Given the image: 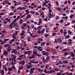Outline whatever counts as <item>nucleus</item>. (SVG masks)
Instances as JSON below:
<instances>
[{
  "label": "nucleus",
  "mask_w": 75,
  "mask_h": 75,
  "mask_svg": "<svg viewBox=\"0 0 75 75\" xmlns=\"http://www.w3.org/2000/svg\"><path fill=\"white\" fill-rule=\"evenodd\" d=\"M9 47V45L8 44L5 45V47Z\"/></svg>",
  "instance_id": "nucleus-50"
},
{
  "label": "nucleus",
  "mask_w": 75,
  "mask_h": 75,
  "mask_svg": "<svg viewBox=\"0 0 75 75\" xmlns=\"http://www.w3.org/2000/svg\"><path fill=\"white\" fill-rule=\"evenodd\" d=\"M38 41H41V42H42V41H43V39L42 38H39L38 39Z\"/></svg>",
  "instance_id": "nucleus-26"
},
{
  "label": "nucleus",
  "mask_w": 75,
  "mask_h": 75,
  "mask_svg": "<svg viewBox=\"0 0 75 75\" xmlns=\"http://www.w3.org/2000/svg\"><path fill=\"white\" fill-rule=\"evenodd\" d=\"M42 26H39L37 28V29H38V30H40L41 29V28H42Z\"/></svg>",
  "instance_id": "nucleus-9"
},
{
  "label": "nucleus",
  "mask_w": 75,
  "mask_h": 75,
  "mask_svg": "<svg viewBox=\"0 0 75 75\" xmlns=\"http://www.w3.org/2000/svg\"><path fill=\"white\" fill-rule=\"evenodd\" d=\"M13 27H20V26H19L18 25H17V23H15L13 25Z\"/></svg>",
  "instance_id": "nucleus-19"
},
{
  "label": "nucleus",
  "mask_w": 75,
  "mask_h": 75,
  "mask_svg": "<svg viewBox=\"0 0 75 75\" xmlns=\"http://www.w3.org/2000/svg\"><path fill=\"white\" fill-rule=\"evenodd\" d=\"M46 52L45 51H42V54L43 55H45V53Z\"/></svg>",
  "instance_id": "nucleus-25"
},
{
  "label": "nucleus",
  "mask_w": 75,
  "mask_h": 75,
  "mask_svg": "<svg viewBox=\"0 0 75 75\" xmlns=\"http://www.w3.org/2000/svg\"><path fill=\"white\" fill-rule=\"evenodd\" d=\"M33 54H34V55H37V54H38V53H37V51H34L33 52Z\"/></svg>",
  "instance_id": "nucleus-15"
},
{
  "label": "nucleus",
  "mask_w": 75,
  "mask_h": 75,
  "mask_svg": "<svg viewBox=\"0 0 75 75\" xmlns=\"http://www.w3.org/2000/svg\"><path fill=\"white\" fill-rule=\"evenodd\" d=\"M6 50L8 52H10L11 50V49H6Z\"/></svg>",
  "instance_id": "nucleus-35"
},
{
  "label": "nucleus",
  "mask_w": 75,
  "mask_h": 75,
  "mask_svg": "<svg viewBox=\"0 0 75 75\" xmlns=\"http://www.w3.org/2000/svg\"><path fill=\"white\" fill-rule=\"evenodd\" d=\"M8 1L7 0V1H4V3H5V4H8Z\"/></svg>",
  "instance_id": "nucleus-46"
},
{
  "label": "nucleus",
  "mask_w": 75,
  "mask_h": 75,
  "mask_svg": "<svg viewBox=\"0 0 75 75\" xmlns=\"http://www.w3.org/2000/svg\"><path fill=\"white\" fill-rule=\"evenodd\" d=\"M36 56L39 57H41V56H42V54H36Z\"/></svg>",
  "instance_id": "nucleus-29"
},
{
  "label": "nucleus",
  "mask_w": 75,
  "mask_h": 75,
  "mask_svg": "<svg viewBox=\"0 0 75 75\" xmlns=\"http://www.w3.org/2000/svg\"><path fill=\"white\" fill-rule=\"evenodd\" d=\"M70 55H71L72 57H74L75 56V54H74V53H73V52H71L70 53Z\"/></svg>",
  "instance_id": "nucleus-17"
},
{
  "label": "nucleus",
  "mask_w": 75,
  "mask_h": 75,
  "mask_svg": "<svg viewBox=\"0 0 75 75\" xmlns=\"http://www.w3.org/2000/svg\"><path fill=\"white\" fill-rule=\"evenodd\" d=\"M3 54L4 55H7V54H8V52L4 50L3 52Z\"/></svg>",
  "instance_id": "nucleus-5"
},
{
  "label": "nucleus",
  "mask_w": 75,
  "mask_h": 75,
  "mask_svg": "<svg viewBox=\"0 0 75 75\" xmlns=\"http://www.w3.org/2000/svg\"><path fill=\"white\" fill-rule=\"evenodd\" d=\"M61 73L60 72H58L57 73V75H61Z\"/></svg>",
  "instance_id": "nucleus-64"
},
{
  "label": "nucleus",
  "mask_w": 75,
  "mask_h": 75,
  "mask_svg": "<svg viewBox=\"0 0 75 75\" xmlns=\"http://www.w3.org/2000/svg\"><path fill=\"white\" fill-rule=\"evenodd\" d=\"M30 40H31V38L30 37H29L27 38V40L28 41H30Z\"/></svg>",
  "instance_id": "nucleus-41"
},
{
  "label": "nucleus",
  "mask_w": 75,
  "mask_h": 75,
  "mask_svg": "<svg viewBox=\"0 0 75 75\" xmlns=\"http://www.w3.org/2000/svg\"><path fill=\"white\" fill-rule=\"evenodd\" d=\"M20 58H22V59H24L25 58V56L24 54H21L20 56L19 57Z\"/></svg>",
  "instance_id": "nucleus-3"
},
{
  "label": "nucleus",
  "mask_w": 75,
  "mask_h": 75,
  "mask_svg": "<svg viewBox=\"0 0 75 75\" xmlns=\"http://www.w3.org/2000/svg\"><path fill=\"white\" fill-rule=\"evenodd\" d=\"M8 40H9V39H4V42H6V41H8Z\"/></svg>",
  "instance_id": "nucleus-31"
},
{
  "label": "nucleus",
  "mask_w": 75,
  "mask_h": 75,
  "mask_svg": "<svg viewBox=\"0 0 75 75\" xmlns=\"http://www.w3.org/2000/svg\"><path fill=\"white\" fill-rule=\"evenodd\" d=\"M13 38L14 39H16V36H15V35H13Z\"/></svg>",
  "instance_id": "nucleus-55"
},
{
  "label": "nucleus",
  "mask_w": 75,
  "mask_h": 75,
  "mask_svg": "<svg viewBox=\"0 0 75 75\" xmlns=\"http://www.w3.org/2000/svg\"><path fill=\"white\" fill-rule=\"evenodd\" d=\"M48 17L49 18H51L52 17V16L51 15V13H49L48 14Z\"/></svg>",
  "instance_id": "nucleus-11"
},
{
  "label": "nucleus",
  "mask_w": 75,
  "mask_h": 75,
  "mask_svg": "<svg viewBox=\"0 0 75 75\" xmlns=\"http://www.w3.org/2000/svg\"><path fill=\"white\" fill-rule=\"evenodd\" d=\"M31 26V28H34V25H33V24H32L30 25Z\"/></svg>",
  "instance_id": "nucleus-40"
},
{
  "label": "nucleus",
  "mask_w": 75,
  "mask_h": 75,
  "mask_svg": "<svg viewBox=\"0 0 75 75\" xmlns=\"http://www.w3.org/2000/svg\"><path fill=\"white\" fill-rule=\"evenodd\" d=\"M18 33L17 32V31H15V33L13 34V35H17Z\"/></svg>",
  "instance_id": "nucleus-48"
},
{
  "label": "nucleus",
  "mask_w": 75,
  "mask_h": 75,
  "mask_svg": "<svg viewBox=\"0 0 75 75\" xmlns=\"http://www.w3.org/2000/svg\"><path fill=\"white\" fill-rule=\"evenodd\" d=\"M69 37H70V36H69V35H68L66 36V38H69Z\"/></svg>",
  "instance_id": "nucleus-61"
},
{
  "label": "nucleus",
  "mask_w": 75,
  "mask_h": 75,
  "mask_svg": "<svg viewBox=\"0 0 75 75\" xmlns=\"http://www.w3.org/2000/svg\"><path fill=\"white\" fill-rule=\"evenodd\" d=\"M59 21L60 22V23H63V22H64V20L62 19L60 21Z\"/></svg>",
  "instance_id": "nucleus-63"
},
{
  "label": "nucleus",
  "mask_w": 75,
  "mask_h": 75,
  "mask_svg": "<svg viewBox=\"0 0 75 75\" xmlns=\"http://www.w3.org/2000/svg\"><path fill=\"white\" fill-rule=\"evenodd\" d=\"M70 25V23H68L67 24H65L64 26H68V25Z\"/></svg>",
  "instance_id": "nucleus-52"
},
{
  "label": "nucleus",
  "mask_w": 75,
  "mask_h": 75,
  "mask_svg": "<svg viewBox=\"0 0 75 75\" xmlns=\"http://www.w3.org/2000/svg\"><path fill=\"white\" fill-rule=\"evenodd\" d=\"M48 65L46 64V66L45 67V69H47V68H48Z\"/></svg>",
  "instance_id": "nucleus-59"
},
{
  "label": "nucleus",
  "mask_w": 75,
  "mask_h": 75,
  "mask_svg": "<svg viewBox=\"0 0 75 75\" xmlns=\"http://www.w3.org/2000/svg\"><path fill=\"white\" fill-rule=\"evenodd\" d=\"M13 14L14 13L11 12L9 14V16H13Z\"/></svg>",
  "instance_id": "nucleus-38"
},
{
  "label": "nucleus",
  "mask_w": 75,
  "mask_h": 75,
  "mask_svg": "<svg viewBox=\"0 0 75 75\" xmlns=\"http://www.w3.org/2000/svg\"><path fill=\"white\" fill-rule=\"evenodd\" d=\"M63 63H64V64H68V62L67 60H63Z\"/></svg>",
  "instance_id": "nucleus-16"
},
{
  "label": "nucleus",
  "mask_w": 75,
  "mask_h": 75,
  "mask_svg": "<svg viewBox=\"0 0 75 75\" xmlns=\"http://www.w3.org/2000/svg\"><path fill=\"white\" fill-rule=\"evenodd\" d=\"M37 32L38 34H41V31L40 30L38 31Z\"/></svg>",
  "instance_id": "nucleus-44"
},
{
  "label": "nucleus",
  "mask_w": 75,
  "mask_h": 75,
  "mask_svg": "<svg viewBox=\"0 0 75 75\" xmlns=\"http://www.w3.org/2000/svg\"><path fill=\"white\" fill-rule=\"evenodd\" d=\"M34 45H38V43H34L33 44Z\"/></svg>",
  "instance_id": "nucleus-57"
},
{
  "label": "nucleus",
  "mask_w": 75,
  "mask_h": 75,
  "mask_svg": "<svg viewBox=\"0 0 75 75\" xmlns=\"http://www.w3.org/2000/svg\"><path fill=\"white\" fill-rule=\"evenodd\" d=\"M57 42L59 43H61V42H62V40H61V38H58L57 39Z\"/></svg>",
  "instance_id": "nucleus-6"
},
{
  "label": "nucleus",
  "mask_w": 75,
  "mask_h": 75,
  "mask_svg": "<svg viewBox=\"0 0 75 75\" xmlns=\"http://www.w3.org/2000/svg\"><path fill=\"white\" fill-rule=\"evenodd\" d=\"M44 45H45V42H41V44L40 45L41 46H44Z\"/></svg>",
  "instance_id": "nucleus-21"
},
{
  "label": "nucleus",
  "mask_w": 75,
  "mask_h": 75,
  "mask_svg": "<svg viewBox=\"0 0 75 75\" xmlns=\"http://www.w3.org/2000/svg\"><path fill=\"white\" fill-rule=\"evenodd\" d=\"M27 68L28 69H30V68H31V65H28L27 67Z\"/></svg>",
  "instance_id": "nucleus-47"
},
{
  "label": "nucleus",
  "mask_w": 75,
  "mask_h": 75,
  "mask_svg": "<svg viewBox=\"0 0 75 75\" xmlns=\"http://www.w3.org/2000/svg\"><path fill=\"white\" fill-rule=\"evenodd\" d=\"M4 68V69L5 70V71H7V67H6V66H4L3 67Z\"/></svg>",
  "instance_id": "nucleus-24"
},
{
  "label": "nucleus",
  "mask_w": 75,
  "mask_h": 75,
  "mask_svg": "<svg viewBox=\"0 0 75 75\" xmlns=\"http://www.w3.org/2000/svg\"><path fill=\"white\" fill-rule=\"evenodd\" d=\"M23 1H25V3H27V2H29V0H23Z\"/></svg>",
  "instance_id": "nucleus-43"
},
{
  "label": "nucleus",
  "mask_w": 75,
  "mask_h": 75,
  "mask_svg": "<svg viewBox=\"0 0 75 75\" xmlns=\"http://www.w3.org/2000/svg\"><path fill=\"white\" fill-rule=\"evenodd\" d=\"M69 34L70 35H71V34H72V32H71L70 30L68 32Z\"/></svg>",
  "instance_id": "nucleus-53"
},
{
  "label": "nucleus",
  "mask_w": 75,
  "mask_h": 75,
  "mask_svg": "<svg viewBox=\"0 0 75 75\" xmlns=\"http://www.w3.org/2000/svg\"><path fill=\"white\" fill-rule=\"evenodd\" d=\"M35 58V55L34 54H32L31 56L29 57V59H32V58Z\"/></svg>",
  "instance_id": "nucleus-8"
},
{
  "label": "nucleus",
  "mask_w": 75,
  "mask_h": 75,
  "mask_svg": "<svg viewBox=\"0 0 75 75\" xmlns=\"http://www.w3.org/2000/svg\"><path fill=\"white\" fill-rule=\"evenodd\" d=\"M1 75H3L4 74V70H2L1 71Z\"/></svg>",
  "instance_id": "nucleus-20"
},
{
  "label": "nucleus",
  "mask_w": 75,
  "mask_h": 75,
  "mask_svg": "<svg viewBox=\"0 0 75 75\" xmlns=\"http://www.w3.org/2000/svg\"><path fill=\"white\" fill-rule=\"evenodd\" d=\"M41 48H42V47L41 46H38V48L37 49L38 50H40V49H41Z\"/></svg>",
  "instance_id": "nucleus-42"
},
{
  "label": "nucleus",
  "mask_w": 75,
  "mask_h": 75,
  "mask_svg": "<svg viewBox=\"0 0 75 75\" xmlns=\"http://www.w3.org/2000/svg\"><path fill=\"white\" fill-rule=\"evenodd\" d=\"M56 10H58L59 11H61V8H56Z\"/></svg>",
  "instance_id": "nucleus-36"
},
{
  "label": "nucleus",
  "mask_w": 75,
  "mask_h": 75,
  "mask_svg": "<svg viewBox=\"0 0 75 75\" xmlns=\"http://www.w3.org/2000/svg\"><path fill=\"white\" fill-rule=\"evenodd\" d=\"M50 29V28H47V29L46 30V33H48V32L49 31V29Z\"/></svg>",
  "instance_id": "nucleus-37"
},
{
  "label": "nucleus",
  "mask_w": 75,
  "mask_h": 75,
  "mask_svg": "<svg viewBox=\"0 0 75 75\" xmlns=\"http://www.w3.org/2000/svg\"><path fill=\"white\" fill-rule=\"evenodd\" d=\"M69 10H68L67 11H66V14H68L69 13Z\"/></svg>",
  "instance_id": "nucleus-62"
},
{
  "label": "nucleus",
  "mask_w": 75,
  "mask_h": 75,
  "mask_svg": "<svg viewBox=\"0 0 75 75\" xmlns=\"http://www.w3.org/2000/svg\"><path fill=\"white\" fill-rule=\"evenodd\" d=\"M23 27H26V26H28V25H27V23H23Z\"/></svg>",
  "instance_id": "nucleus-18"
},
{
  "label": "nucleus",
  "mask_w": 75,
  "mask_h": 75,
  "mask_svg": "<svg viewBox=\"0 0 75 75\" xmlns=\"http://www.w3.org/2000/svg\"><path fill=\"white\" fill-rule=\"evenodd\" d=\"M67 50H68V49H64V50H62V52H65V51H67Z\"/></svg>",
  "instance_id": "nucleus-51"
},
{
  "label": "nucleus",
  "mask_w": 75,
  "mask_h": 75,
  "mask_svg": "<svg viewBox=\"0 0 75 75\" xmlns=\"http://www.w3.org/2000/svg\"><path fill=\"white\" fill-rule=\"evenodd\" d=\"M33 47L35 49H37V48H38V46H33Z\"/></svg>",
  "instance_id": "nucleus-45"
},
{
  "label": "nucleus",
  "mask_w": 75,
  "mask_h": 75,
  "mask_svg": "<svg viewBox=\"0 0 75 75\" xmlns=\"http://www.w3.org/2000/svg\"><path fill=\"white\" fill-rule=\"evenodd\" d=\"M12 50H12L11 52V54H12L13 53H14V54H17V52H16L17 50L16 49H12Z\"/></svg>",
  "instance_id": "nucleus-2"
},
{
  "label": "nucleus",
  "mask_w": 75,
  "mask_h": 75,
  "mask_svg": "<svg viewBox=\"0 0 75 75\" xmlns=\"http://www.w3.org/2000/svg\"><path fill=\"white\" fill-rule=\"evenodd\" d=\"M56 4L57 6H58V4H59V3L58 2V1H57L56 2Z\"/></svg>",
  "instance_id": "nucleus-60"
},
{
  "label": "nucleus",
  "mask_w": 75,
  "mask_h": 75,
  "mask_svg": "<svg viewBox=\"0 0 75 75\" xmlns=\"http://www.w3.org/2000/svg\"><path fill=\"white\" fill-rule=\"evenodd\" d=\"M38 71H39V72H42V69H38Z\"/></svg>",
  "instance_id": "nucleus-27"
},
{
  "label": "nucleus",
  "mask_w": 75,
  "mask_h": 75,
  "mask_svg": "<svg viewBox=\"0 0 75 75\" xmlns=\"http://www.w3.org/2000/svg\"><path fill=\"white\" fill-rule=\"evenodd\" d=\"M53 72H55V71L54 70H52L50 71V74H52V73H53Z\"/></svg>",
  "instance_id": "nucleus-32"
},
{
  "label": "nucleus",
  "mask_w": 75,
  "mask_h": 75,
  "mask_svg": "<svg viewBox=\"0 0 75 75\" xmlns=\"http://www.w3.org/2000/svg\"><path fill=\"white\" fill-rule=\"evenodd\" d=\"M14 23H11L9 25V27H10V28H13V24H14Z\"/></svg>",
  "instance_id": "nucleus-12"
},
{
  "label": "nucleus",
  "mask_w": 75,
  "mask_h": 75,
  "mask_svg": "<svg viewBox=\"0 0 75 75\" xmlns=\"http://www.w3.org/2000/svg\"><path fill=\"white\" fill-rule=\"evenodd\" d=\"M5 20H6V21H7V22H8V23L9 22V23H10L11 22L10 19H8V18H5Z\"/></svg>",
  "instance_id": "nucleus-4"
},
{
  "label": "nucleus",
  "mask_w": 75,
  "mask_h": 75,
  "mask_svg": "<svg viewBox=\"0 0 75 75\" xmlns=\"http://www.w3.org/2000/svg\"><path fill=\"white\" fill-rule=\"evenodd\" d=\"M51 44V42H47L46 44V45L47 46H50Z\"/></svg>",
  "instance_id": "nucleus-22"
},
{
  "label": "nucleus",
  "mask_w": 75,
  "mask_h": 75,
  "mask_svg": "<svg viewBox=\"0 0 75 75\" xmlns=\"http://www.w3.org/2000/svg\"><path fill=\"white\" fill-rule=\"evenodd\" d=\"M30 17V15H28L26 17L27 19H29Z\"/></svg>",
  "instance_id": "nucleus-28"
},
{
  "label": "nucleus",
  "mask_w": 75,
  "mask_h": 75,
  "mask_svg": "<svg viewBox=\"0 0 75 75\" xmlns=\"http://www.w3.org/2000/svg\"><path fill=\"white\" fill-rule=\"evenodd\" d=\"M63 44H64L65 45H67V43L66 42H63L62 43Z\"/></svg>",
  "instance_id": "nucleus-58"
},
{
  "label": "nucleus",
  "mask_w": 75,
  "mask_h": 75,
  "mask_svg": "<svg viewBox=\"0 0 75 75\" xmlns=\"http://www.w3.org/2000/svg\"><path fill=\"white\" fill-rule=\"evenodd\" d=\"M59 71V69H58L57 68H55L54 69V71Z\"/></svg>",
  "instance_id": "nucleus-34"
},
{
  "label": "nucleus",
  "mask_w": 75,
  "mask_h": 75,
  "mask_svg": "<svg viewBox=\"0 0 75 75\" xmlns=\"http://www.w3.org/2000/svg\"><path fill=\"white\" fill-rule=\"evenodd\" d=\"M11 57L12 58V61H16V56L14 55V54H12Z\"/></svg>",
  "instance_id": "nucleus-1"
},
{
  "label": "nucleus",
  "mask_w": 75,
  "mask_h": 75,
  "mask_svg": "<svg viewBox=\"0 0 75 75\" xmlns=\"http://www.w3.org/2000/svg\"><path fill=\"white\" fill-rule=\"evenodd\" d=\"M13 69V68L11 67H10L8 69V71H12V69Z\"/></svg>",
  "instance_id": "nucleus-30"
},
{
  "label": "nucleus",
  "mask_w": 75,
  "mask_h": 75,
  "mask_svg": "<svg viewBox=\"0 0 75 75\" xmlns=\"http://www.w3.org/2000/svg\"><path fill=\"white\" fill-rule=\"evenodd\" d=\"M23 20H22V19H21L20 21H19V22H20L19 24L20 25H21L23 23Z\"/></svg>",
  "instance_id": "nucleus-13"
},
{
  "label": "nucleus",
  "mask_w": 75,
  "mask_h": 75,
  "mask_svg": "<svg viewBox=\"0 0 75 75\" xmlns=\"http://www.w3.org/2000/svg\"><path fill=\"white\" fill-rule=\"evenodd\" d=\"M35 62H34V63H35V64H38V63L39 62L38 60H35Z\"/></svg>",
  "instance_id": "nucleus-39"
},
{
  "label": "nucleus",
  "mask_w": 75,
  "mask_h": 75,
  "mask_svg": "<svg viewBox=\"0 0 75 75\" xmlns=\"http://www.w3.org/2000/svg\"><path fill=\"white\" fill-rule=\"evenodd\" d=\"M52 67H49V69L50 70V71H51V70H52Z\"/></svg>",
  "instance_id": "nucleus-49"
},
{
  "label": "nucleus",
  "mask_w": 75,
  "mask_h": 75,
  "mask_svg": "<svg viewBox=\"0 0 75 75\" xmlns=\"http://www.w3.org/2000/svg\"><path fill=\"white\" fill-rule=\"evenodd\" d=\"M30 74L31 75V74H32L34 72V71L32 70V69L31 68L30 69Z\"/></svg>",
  "instance_id": "nucleus-14"
},
{
  "label": "nucleus",
  "mask_w": 75,
  "mask_h": 75,
  "mask_svg": "<svg viewBox=\"0 0 75 75\" xmlns=\"http://www.w3.org/2000/svg\"><path fill=\"white\" fill-rule=\"evenodd\" d=\"M17 20H18V19H17V18L15 19L13 21V23H13L14 24L15 23H16L15 22L16 21H17Z\"/></svg>",
  "instance_id": "nucleus-33"
},
{
  "label": "nucleus",
  "mask_w": 75,
  "mask_h": 75,
  "mask_svg": "<svg viewBox=\"0 0 75 75\" xmlns=\"http://www.w3.org/2000/svg\"><path fill=\"white\" fill-rule=\"evenodd\" d=\"M44 62H45V63H47L48 62V61L47 60H45L44 61Z\"/></svg>",
  "instance_id": "nucleus-56"
},
{
  "label": "nucleus",
  "mask_w": 75,
  "mask_h": 75,
  "mask_svg": "<svg viewBox=\"0 0 75 75\" xmlns=\"http://www.w3.org/2000/svg\"><path fill=\"white\" fill-rule=\"evenodd\" d=\"M20 15L21 16V17H20L21 18H23V17H25V14H24L23 15H22V13H21L20 14Z\"/></svg>",
  "instance_id": "nucleus-10"
},
{
  "label": "nucleus",
  "mask_w": 75,
  "mask_h": 75,
  "mask_svg": "<svg viewBox=\"0 0 75 75\" xmlns=\"http://www.w3.org/2000/svg\"><path fill=\"white\" fill-rule=\"evenodd\" d=\"M12 68L13 69H16V68H15L14 65L12 66Z\"/></svg>",
  "instance_id": "nucleus-54"
},
{
  "label": "nucleus",
  "mask_w": 75,
  "mask_h": 75,
  "mask_svg": "<svg viewBox=\"0 0 75 75\" xmlns=\"http://www.w3.org/2000/svg\"><path fill=\"white\" fill-rule=\"evenodd\" d=\"M45 31V29H44L42 30L41 31V34H44V33Z\"/></svg>",
  "instance_id": "nucleus-23"
},
{
  "label": "nucleus",
  "mask_w": 75,
  "mask_h": 75,
  "mask_svg": "<svg viewBox=\"0 0 75 75\" xmlns=\"http://www.w3.org/2000/svg\"><path fill=\"white\" fill-rule=\"evenodd\" d=\"M41 20L42 19L41 18L39 19V22L37 24L38 25H40V24H41V23H42V21H41Z\"/></svg>",
  "instance_id": "nucleus-7"
}]
</instances>
